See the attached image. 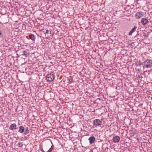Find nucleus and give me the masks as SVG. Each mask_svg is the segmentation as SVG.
I'll return each mask as SVG.
<instances>
[{
    "instance_id": "15",
    "label": "nucleus",
    "mask_w": 152,
    "mask_h": 152,
    "mask_svg": "<svg viewBox=\"0 0 152 152\" xmlns=\"http://www.w3.org/2000/svg\"><path fill=\"white\" fill-rule=\"evenodd\" d=\"M23 145V143L21 142H19L17 145L18 146V147H22Z\"/></svg>"
},
{
    "instance_id": "4",
    "label": "nucleus",
    "mask_w": 152,
    "mask_h": 152,
    "mask_svg": "<svg viewBox=\"0 0 152 152\" xmlns=\"http://www.w3.org/2000/svg\"><path fill=\"white\" fill-rule=\"evenodd\" d=\"M102 121L99 119H96L93 121V124L95 126H99L101 125Z\"/></svg>"
},
{
    "instance_id": "8",
    "label": "nucleus",
    "mask_w": 152,
    "mask_h": 152,
    "mask_svg": "<svg viewBox=\"0 0 152 152\" xmlns=\"http://www.w3.org/2000/svg\"><path fill=\"white\" fill-rule=\"evenodd\" d=\"M88 140L89 141V143L91 144L94 142L95 138L94 136H91L89 138Z\"/></svg>"
},
{
    "instance_id": "13",
    "label": "nucleus",
    "mask_w": 152,
    "mask_h": 152,
    "mask_svg": "<svg viewBox=\"0 0 152 152\" xmlns=\"http://www.w3.org/2000/svg\"><path fill=\"white\" fill-rule=\"evenodd\" d=\"M22 55L24 56L25 57H27L28 55V54L26 50H24L22 52Z\"/></svg>"
},
{
    "instance_id": "2",
    "label": "nucleus",
    "mask_w": 152,
    "mask_h": 152,
    "mask_svg": "<svg viewBox=\"0 0 152 152\" xmlns=\"http://www.w3.org/2000/svg\"><path fill=\"white\" fill-rule=\"evenodd\" d=\"M54 75L52 74H48L46 76V79L47 81L51 82L53 81L54 79Z\"/></svg>"
},
{
    "instance_id": "10",
    "label": "nucleus",
    "mask_w": 152,
    "mask_h": 152,
    "mask_svg": "<svg viewBox=\"0 0 152 152\" xmlns=\"http://www.w3.org/2000/svg\"><path fill=\"white\" fill-rule=\"evenodd\" d=\"M25 128L22 126H21L19 127L18 132L20 133H22L24 132Z\"/></svg>"
},
{
    "instance_id": "9",
    "label": "nucleus",
    "mask_w": 152,
    "mask_h": 152,
    "mask_svg": "<svg viewBox=\"0 0 152 152\" xmlns=\"http://www.w3.org/2000/svg\"><path fill=\"white\" fill-rule=\"evenodd\" d=\"M141 22L142 25H144L148 23V20L146 18H143L142 19Z\"/></svg>"
},
{
    "instance_id": "14",
    "label": "nucleus",
    "mask_w": 152,
    "mask_h": 152,
    "mask_svg": "<svg viewBox=\"0 0 152 152\" xmlns=\"http://www.w3.org/2000/svg\"><path fill=\"white\" fill-rule=\"evenodd\" d=\"M23 134L24 135H26L29 133V131L28 130V128H27L26 129H25V130Z\"/></svg>"
},
{
    "instance_id": "17",
    "label": "nucleus",
    "mask_w": 152,
    "mask_h": 152,
    "mask_svg": "<svg viewBox=\"0 0 152 152\" xmlns=\"http://www.w3.org/2000/svg\"><path fill=\"white\" fill-rule=\"evenodd\" d=\"M137 65H141L140 62L139 61H137Z\"/></svg>"
},
{
    "instance_id": "19",
    "label": "nucleus",
    "mask_w": 152,
    "mask_h": 152,
    "mask_svg": "<svg viewBox=\"0 0 152 152\" xmlns=\"http://www.w3.org/2000/svg\"><path fill=\"white\" fill-rule=\"evenodd\" d=\"M151 99H152V97H151Z\"/></svg>"
},
{
    "instance_id": "12",
    "label": "nucleus",
    "mask_w": 152,
    "mask_h": 152,
    "mask_svg": "<svg viewBox=\"0 0 152 152\" xmlns=\"http://www.w3.org/2000/svg\"><path fill=\"white\" fill-rule=\"evenodd\" d=\"M29 37L30 38V39L33 41H34L35 39V36L32 34H31L30 35H29Z\"/></svg>"
},
{
    "instance_id": "5",
    "label": "nucleus",
    "mask_w": 152,
    "mask_h": 152,
    "mask_svg": "<svg viewBox=\"0 0 152 152\" xmlns=\"http://www.w3.org/2000/svg\"><path fill=\"white\" fill-rule=\"evenodd\" d=\"M144 15L143 13L142 12H138L135 15V17L137 19L142 17Z\"/></svg>"
},
{
    "instance_id": "7",
    "label": "nucleus",
    "mask_w": 152,
    "mask_h": 152,
    "mask_svg": "<svg viewBox=\"0 0 152 152\" xmlns=\"http://www.w3.org/2000/svg\"><path fill=\"white\" fill-rule=\"evenodd\" d=\"M17 129V125L15 124H11L9 127V129L11 130L16 129Z\"/></svg>"
},
{
    "instance_id": "18",
    "label": "nucleus",
    "mask_w": 152,
    "mask_h": 152,
    "mask_svg": "<svg viewBox=\"0 0 152 152\" xmlns=\"http://www.w3.org/2000/svg\"><path fill=\"white\" fill-rule=\"evenodd\" d=\"M49 32V31L48 30H46L45 31V33L46 34H48Z\"/></svg>"
},
{
    "instance_id": "11",
    "label": "nucleus",
    "mask_w": 152,
    "mask_h": 152,
    "mask_svg": "<svg viewBox=\"0 0 152 152\" xmlns=\"http://www.w3.org/2000/svg\"><path fill=\"white\" fill-rule=\"evenodd\" d=\"M137 27L134 26V27L131 30L129 33V35L130 36L132 35L133 33L136 31Z\"/></svg>"
},
{
    "instance_id": "3",
    "label": "nucleus",
    "mask_w": 152,
    "mask_h": 152,
    "mask_svg": "<svg viewBox=\"0 0 152 152\" xmlns=\"http://www.w3.org/2000/svg\"><path fill=\"white\" fill-rule=\"evenodd\" d=\"M152 66V62L151 60H147L144 63V66L146 68H149L151 67Z\"/></svg>"
},
{
    "instance_id": "16",
    "label": "nucleus",
    "mask_w": 152,
    "mask_h": 152,
    "mask_svg": "<svg viewBox=\"0 0 152 152\" xmlns=\"http://www.w3.org/2000/svg\"><path fill=\"white\" fill-rule=\"evenodd\" d=\"M68 79H69V82L70 83H71L72 82L73 80V79H72V77H70L68 78Z\"/></svg>"
},
{
    "instance_id": "1",
    "label": "nucleus",
    "mask_w": 152,
    "mask_h": 152,
    "mask_svg": "<svg viewBox=\"0 0 152 152\" xmlns=\"http://www.w3.org/2000/svg\"><path fill=\"white\" fill-rule=\"evenodd\" d=\"M50 147L49 145H46L44 147V150L42 148L41 151L43 152H50L53 149V146L52 145L50 148Z\"/></svg>"
},
{
    "instance_id": "6",
    "label": "nucleus",
    "mask_w": 152,
    "mask_h": 152,
    "mask_svg": "<svg viewBox=\"0 0 152 152\" xmlns=\"http://www.w3.org/2000/svg\"><path fill=\"white\" fill-rule=\"evenodd\" d=\"M113 141L114 142H118L120 140V137L117 136H116L113 137Z\"/></svg>"
}]
</instances>
